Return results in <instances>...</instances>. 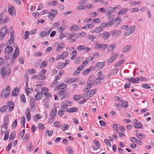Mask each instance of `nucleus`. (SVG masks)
Instances as JSON below:
<instances>
[{
    "label": "nucleus",
    "mask_w": 154,
    "mask_h": 154,
    "mask_svg": "<svg viewBox=\"0 0 154 154\" xmlns=\"http://www.w3.org/2000/svg\"><path fill=\"white\" fill-rule=\"evenodd\" d=\"M10 88L9 85L2 92L1 97H2L7 98L10 93Z\"/></svg>",
    "instance_id": "nucleus-1"
},
{
    "label": "nucleus",
    "mask_w": 154,
    "mask_h": 154,
    "mask_svg": "<svg viewBox=\"0 0 154 154\" xmlns=\"http://www.w3.org/2000/svg\"><path fill=\"white\" fill-rule=\"evenodd\" d=\"M8 32V28L6 26H5L1 30L0 32V40H3L5 36Z\"/></svg>",
    "instance_id": "nucleus-2"
},
{
    "label": "nucleus",
    "mask_w": 154,
    "mask_h": 154,
    "mask_svg": "<svg viewBox=\"0 0 154 154\" xmlns=\"http://www.w3.org/2000/svg\"><path fill=\"white\" fill-rule=\"evenodd\" d=\"M58 11L57 10H54L51 11L50 12L48 13V17L50 19H53L57 14Z\"/></svg>",
    "instance_id": "nucleus-3"
},
{
    "label": "nucleus",
    "mask_w": 154,
    "mask_h": 154,
    "mask_svg": "<svg viewBox=\"0 0 154 154\" xmlns=\"http://www.w3.org/2000/svg\"><path fill=\"white\" fill-rule=\"evenodd\" d=\"M105 62H99L97 63L95 66L94 69L95 70H98L102 69L105 65Z\"/></svg>",
    "instance_id": "nucleus-4"
},
{
    "label": "nucleus",
    "mask_w": 154,
    "mask_h": 154,
    "mask_svg": "<svg viewBox=\"0 0 154 154\" xmlns=\"http://www.w3.org/2000/svg\"><path fill=\"white\" fill-rule=\"evenodd\" d=\"M68 53L67 51L63 52L61 55H59L57 56L56 59V60H58L61 59H64L68 55Z\"/></svg>",
    "instance_id": "nucleus-5"
},
{
    "label": "nucleus",
    "mask_w": 154,
    "mask_h": 154,
    "mask_svg": "<svg viewBox=\"0 0 154 154\" xmlns=\"http://www.w3.org/2000/svg\"><path fill=\"white\" fill-rule=\"evenodd\" d=\"M8 11L9 13L13 16H14L16 15V11L14 7L13 6H10L8 9Z\"/></svg>",
    "instance_id": "nucleus-6"
},
{
    "label": "nucleus",
    "mask_w": 154,
    "mask_h": 154,
    "mask_svg": "<svg viewBox=\"0 0 154 154\" xmlns=\"http://www.w3.org/2000/svg\"><path fill=\"white\" fill-rule=\"evenodd\" d=\"M121 32V31L120 30H114L111 32L110 33L112 37H116L120 34Z\"/></svg>",
    "instance_id": "nucleus-7"
},
{
    "label": "nucleus",
    "mask_w": 154,
    "mask_h": 154,
    "mask_svg": "<svg viewBox=\"0 0 154 154\" xmlns=\"http://www.w3.org/2000/svg\"><path fill=\"white\" fill-rule=\"evenodd\" d=\"M118 54L117 53L116 54L113 56H112L110 58H109L107 62V63L108 64H110L112 63L114 60L118 56Z\"/></svg>",
    "instance_id": "nucleus-8"
},
{
    "label": "nucleus",
    "mask_w": 154,
    "mask_h": 154,
    "mask_svg": "<svg viewBox=\"0 0 154 154\" xmlns=\"http://www.w3.org/2000/svg\"><path fill=\"white\" fill-rule=\"evenodd\" d=\"M121 18L119 17L116 18L113 21L114 26L115 27L117 26L119 23L121 22Z\"/></svg>",
    "instance_id": "nucleus-9"
},
{
    "label": "nucleus",
    "mask_w": 154,
    "mask_h": 154,
    "mask_svg": "<svg viewBox=\"0 0 154 154\" xmlns=\"http://www.w3.org/2000/svg\"><path fill=\"white\" fill-rule=\"evenodd\" d=\"M67 85L64 83H61L60 85H58L56 88H55L56 90L61 89L62 90L64 88H65L66 87Z\"/></svg>",
    "instance_id": "nucleus-10"
},
{
    "label": "nucleus",
    "mask_w": 154,
    "mask_h": 154,
    "mask_svg": "<svg viewBox=\"0 0 154 154\" xmlns=\"http://www.w3.org/2000/svg\"><path fill=\"white\" fill-rule=\"evenodd\" d=\"M110 33L109 32L105 31L103 32L102 38L104 40H107L109 37Z\"/></svg>",
    "instance_id": "nucleus-11"
},
{
    "label": "nucleus",
    "mask_w": 154,
    "mask_h": 154,
    "mask_svg": "<svg viewBox=\"0 0 154 154\" xmlns=\"http://www.w3.org/2000/svg\"><path fill=\"white\" fill-rule=\"evenodd\" d=\"M42 93L39 92L34 96V99L35 100H40L42 99Z\"/></svg>",
    "instance_id": "nucleus-12"
},
{
    "label": "nucleus",
    "mask_w": 154,
    "mask_h": 154,
    "mask_svg": "<svg viewBox=\"0 0 154 154\" xmlns=\"http://www.w3.org/2000/svg\"><path fill=\"white\" fill-rule=\"evenodd\" d=\"M116 43H113L112 45L109 46L107 49V52H109L113 50L116 47Z\"/></svg>",
    "instance_id": "nucleus-13"
},
{
    "label": "nucleus",
    "mask_w": 154,
    "mask_h": 154,
    "mask_svg": "<svg viewBox=\"0 0 154 154\" xmlns=\"http://www.w3.org/2000/svg\"><path fill=\"white\" fill-rule=\"evenodd\" d=\"M127 79L128 80L129 82L133 83H137L139 81V79L137 78H131L129 79Z\"/></svg>",
    "instance_id": "nucleus-14"
},
{
    "label": "nucleus",
    "mask_w": 154,
    "mask_h": 154,
    "mask_svg": "<svg viewBox=\"0 0 154 154\" xmlns=\"http://www.w3.org/2000/svg\"><path fill=\"white\" fill-rule=\"evenodd\" d=\"M19 54V48L17 46V48H16L15 50L14 51V55H13V57H14L15 59L16 58L17 56H18V55Z\"/></svg>",
    "instance_id": "nucleus-15"
},
{
    "label": "nucleus",
    "mask_w": 154,
    "mask_h": 154,
    "mask_svg": "<svg viewBox=\"0 0 154 154\" xmlns=\"http://www.w3.org/2000/svg\"><path fill=\"white\" fill-rule=\"evenodd\" d=\"M19 90L18 88L14 89L13 92L11 93V95L12 96H17L18 94Z\"/></svg>",
    "instance_id": "nucleus-16"
},
{
    "label": "nucleus",
    "mask_w": 154,
    "mask_h": 154,
    "mask_svg": "<svg viewBox=\"0 0 154 154\" xmlns=\"http://www.w3.org/2000/svg\"><path fill=\"white\" fill-rule=\"evenodd\" d=\"M12 51V48L11 47L8 46L5 49V53H7V54H9Z\"/></svg>",
    "instance_id": "nucleus-17"
},
{
    "label": "nucleus",
    "mask_w": 154,
    "mask_h": 154,
    "mask_svg": "<svg viewBox=\"0 0 154 154\" xmlns=\"http://www.w3.org/2000/svg\"><path fill=\"white\" fill-rule=\"evenodd\" d=\"M78 108L75 107H72L69 109L68 110V112H76L78 111Z\"/></svg>",
    "instance_id": "nucleus-18"
},
{
    "label": "nucleus",
    "mask_w": 154,
    "mask_h": 154,
    "mask_svg": "<svg viewBox=\"0 0 154 154\" xmlns=\"http://www.w3.org/2000/svg\"><path fill=\"white\" fill-rule=\"evenodd\" d=\"M26 94L28 96L30 93L33 91V89L32 88H26L25 89Z\"/></svg>",
    "instance_id": "nucleus-19"
},
{
    "label": "nucleus",
    "mask_w": 154,
    "mask_h": 154,
    "mask_svg": "<svg viewBox=\"0 0 154 154\" xmlns=\"http://www.w3.org/2000/svg\"><path fill=\"white\" fill-rule=\"evenodd\" d=\"M14 104L11 101L9 102L8 106L9 108V110L11 111L14 107Z\"/></svg>",
    "instance_id": "nucleus-20"
},
{
    "label": "nucleus",
    "mask_w": 154,
    "mask_h": 154,
    "mask_svg": "<svg viewBox=\"0 0 154 154\" xmlns=\"http://www.w3.org/2000/svg\"><path fill=\"white\" fill-rule=\"evenodd\" d=\"M95 78V76L93 75H92L89 77L88 81L90 82H93V83H94V81Z\"/></svg>",
    "instance_id": "nucleus-21"
},
{
    "label": "nucleus",
    "mask_w": 154,
    "mask_h": 154,
    "mask_svg": "<svg viewBox=\"0 0 154 154\" xmlns=\"http://www.w3.org/2000/svg\"><path fill=\"white\" fill-rule=\"evenodd\" d=\"M16 136V133L15 132H11L10 135L9 140L10 141H12L15 138Z\"/></svg>",
    "instance_id": "nucleus-22"
},
{
    "label": "nucleus",
    "mask_w": 154,
    "mask_h": 154,
    "mask_svg": "<svg viewBox=\"0 0 154 154\" xmlns=\"http://www.w3.org/2000/svg\"><path fill=\"white\" fill-rule=\"evenodd\" d=\"M65 64L61 62L59 63L57 65V68L58 69H61L64 68L65 66Z\"/></svg>",
    "instance_id": "nucleus-23"
},
{
    "label": "nucleus",
    "mask_w": 154,
    "mask_h": 154,
    "mask_svg": "<svg viewBox=\"0 0 154 154\" xmlns=\"http://www.w3.org/2000/svg\"><path fill=\"white\" fill-rule=\"evenodd\" d=\"M97 89H95L90 90L88 92L89 94V95L90 96V97H91L93 96L96 93V92H97Z\"/></svg>",
    "instance_id": "nucleus-24"
},
{
    "label": "nucleus",
    "mask_w": 154,
    "mask_h": 154,
    "mask_svg": "<svg viewBox=\"0 0 154 154\" xmlns=\"http://www.w3.org/2000/svg\"><path fill=\"white\" fill-rule=\"evenodd\" d=\"M57 113V109L55 108H54L52 109V111L50 115L51 116H53L54 117L56 115Z\"/></svg>",
    "instance_id": "nucleus-25"
},
{
    "label": "nucleus",
    "mask_w": 154,
    "mask_h": 154,
    "mask_svg": "<svg viewBox=\"0 0 154 154\" xmlns=\"http://www.w3.org/2000/svg\"><path fill=\"white\" fill-rule=\"evenodd\" d=\"M127 10L126 8H124L122 10L119 11L118 15H121L126 14L127 12Z\"/></svg>",
    "instance_id": "nucleus-26"
},
{
    "label": "nucleus",
    "mask_w": 154,
    "mask_h": 154,
    "mask_svg": "<svg viewBox=\"0 0 154 154\" xmlns=\"http://www.w3.org/2000/svg\"><path fill=\"white\" fill-rule=\"evenodd\" d=\"M131 46L129 45L125 47V48H124L123 50V52L125 53L128 51L131 48Z\"/></svg>",
    "instance_id": "nucleus-27"
},
{
    "label": "nucleus",
    "mask_w": 154,
    "mask_h": 154,
    "mask_svg": "<svg viewBox=\"0 0 154 154\" xmlns=\"http://www.w3.org/2000/svg\"><path fill=\"white\" fill-rule=\"evenodd\" d=\"M121 102V106L123 107L126 108L128 106V103L127 101H122Z\"/></svg>",
    "instance_id": "nucleus-28"
},
{
    "label": "nucleus",
    "mask_w": 154,
    "mask_h": 154,
    "mask_svg": "<svg viewBox=\"0 0 154 154\" xmlns=\"http://www.w3.org/2000/svg\"><path fill=\"white\" fill-rule=\"evenodd\" d=\"M47 62L46 60H44L41 64L40 66V68L41 69L44 68L47 65Z\"/></svg>",
    "instance_id": "nucleus-29"
},
{
    "label": "nucleus",
    "mask_w": 154,
    "mask_h": 154,
    "mask_svg": "<svg viewBox=\"0 0 154 154\" xmlns=\"http://www.w3.org/2000/svg\"><path fill=\"white\" fill-rule=\"evenodd\" d=\"M125 61V60H120L115 65V67H118L120 66Z\"/></svg>",
    "instance_id": "nucleus-30"
},
{
    "label": "nucleus",
    "mask_w": 154,
    "mask_h": 154,
    "mask_svg": "<svg viewBox=\"0 0 154 154\" xmlns=\"http://www.w3.org/2000/svg\"><path fill=\"white\" fill-rule=\"evenodd\" d=\"M136 136L140 139H143L145 138V135L141 133H137L136 134Z\"/></svg>",
    "instance_id": "nucleus-31"
},
{
    "label": "nucleus",
    "mask_w": 154,
    "mask_h": 154,
    "mask_svg": "<svg viewBox=\"0 0 154 154\" xmlns=\"http://www.w3.org/2000/svg\"><path fill=\"white\" fill-rule=\"evenodd\" d=\"M62 127V129L63 130L65 131L69 129V126L68 125L65 124L63 125V126H60Z\"/></svg>",
    "instance_id": "nucleus-32"
},
{
    "label": "nucleus",
    "mask_w": 154,
    "mask_h": 154,
    "mask_svg": "<svg viewBox=\"0 0 154 154\" xmlns=\"http://www.w3.org/2000/svg\"><path fill=\"white\" fill-rule=\"evenodd\" d=\"M30 102L31 107L35 109V101L33 98L30 99Z\"/></svg>",
    "instance_id": "nucleus-33"
},
{
    "label": "nucleus",
    "mask_w": 154,
    "mask_h": 154,
    "mask_svg": "<svg viewBox=\"0 0 154 154\" xmlns=\"http://www.w3.org/2000/svg\"><path fill=\"white\" fill-rule=\"evenodd\" d=\"M82 57H79L75 60V63L76 64H79V62L82 60Z\"/></svg>",
    "instance_id": "nucleus-34"
},
{
    "label": "nucleus",
    "mask_w": 154,
    "mask_h": 154,
    "mask_svg": "<svg viewBox=\"0 0 154 154\" xmlns=\"http://www.w3.org/2000/svg\"><path fill=\"white\" fill-rule=\"evenodd\" d=\"M142 126L141 123H137L134 124V127L136 128H141Z\"/></svg>",
    "instance_id": "nucleus-35"
},
{
    "label": "nucleus",
    "mask_w": 154,
    "mask_h": 154,
    "mask_svg": "<svg viewBox=\"0 0 154 154\" xmlns=\"http://www.w3.org/2000/svg\"><path fill=\"white\" fill-rule=\"evenodd\" d=\"M87 88H86L87 89H88L91 88L93 85L94 84V83L93 82H90L88 81L87 82Z\"/></svg>",
    "instance_id": "nucleus-36"
},
{
    "label": "nucleus",
    "mask_w": 154,
    "mask_h": 154,
    "mask_svg": "<svg viewBox=\"0 0 154 154\" xmlns=\"http://www.w3.org/2000/svg\"><path fill=\"white\" fill-rule=\"evenodd\" d=\"M98 14V13L97 12H90L89 13V15L90 17H95Z\"/></svg>",
    "instance_id": "nucleus-37"
},
{
    "label": "nucleus",
    "mask_w": 154,
    "mask_h": 154,
    "mask_svg": "<svg viewBox=\"0 0 154 154\" xmlns=\"http://www.w3.org/2000/svg\"><path fill=\"white\" fill-rule=\"evenodd\" d=\"M109 11L111 12H114L116 11L114 8L111 7H108L106 10V11Z\"/></svg>",
    "instance_id": "nucleus-38"
},
{
    "label": "nucleus",
    "mask_w": 154,
    "mask_h": 154,
    "mask_svg": "<svg viewBox=\"0 0 154 154\" xmlns=\"http://www.w3.org/2000/svg\"><path fill=\"white\" fill-rule=\"evenodd\" d=\"M8 107L5 106H3L1 107L0 109V112L4 113L5 112L6 109Z\"/></svg>",
    "instance_id": "nucleus-39"
},
{
    "label": "nucleus",
    "mask_w": 154,
    "mask_h": 154,
    "mask_svg": "<svg viewBox=\"0 0 154 154\" xmlns=\"http://www.w3.org/2000/svg\"><path fill=\"white\" fill-rule=\"evenodd\" d=\"M103 29L100 26L99 27H97L95 29V32L97 33H99L102 31Z\"/></svg>",
    "instance_id": "nucleus-40"
},
{
    "label": "nucleus",
    "mask_w": 154,
    "mask_h": 154,
    "mask_svg": "<svg viewBox=\"0 0 154 154\" xmlns=\"http://www.w3.org/2000/svg\"><path fill=\"white\" fill-rule=\"evenodd\" d=\"M1 74L2 76H3V78H5L6 75L5 72V68H2L1 70Z\"/></svg>",
    "instance_id": "nucleus-41"
},
{
    "label": "nucleus",
    "mask_w": 154,
    "mask_h": 154,
    "mask_svg": "<svg viewBox=\"0 0 154 154\" xmlns=\"http://www.w3.org/2000/svg\"><path fill=\"white\" fill-rule=\"evenodd\" d=\"M100 26L102 28V29H103V28L108 26V23L104 22L100 24Z\"/></svg>",
    "instance_id": "nucleus-42"
},
{
    "label": "nucleus",
    "mask_w": 154,
    "mask_h": 154,
    "mask_svg": "<svg viewBox=\"0 0 154 154\" xmlns=\"http://www.w3.org/2000/svg\"><path fill=\"white\" fill-rule=\"evenodd\" d=\"M69 95V93L67 92H64L63 93V96H62L61 99V100H63L64 98H66V97H68Z\"/></svg>",
    "instance_id": "nucleus-43"
},
{
    "label": "nucleus",
    "mask_w": 154,
    "mask_h": 154,
    "mask_svg": "<svg viewBox=\"0 0 154 154\" xmlns=\"http://www.w3.org/2000/svg\"><path fill=\"white\" fill-rule=\"evenodd\" d=\"M64 104L67 106H70L72 104V102L69 100H67L65 101Z\"/></svg>",
    "instance_id": "nucleus-44"
},
{
    "label": "nucleus",
    "mask_w": 154,
    "mask_h": 154,
    "mask_svg": "<svg viewBox=\"0 0 154 154\" xmlns=\"http://www.w3.org/2000/svg\"><path fill=\"white\" fill-rule=\"evenodd\" d=\"M40 115L39 114H38L33 116L34 119L35 121H36L37 120H38L41 118V117H40Z\"/></svg>",
    "instance_id": "nucleus-45"
},
{
    "label": "nucleus",
    "mask_w": 154,
    "mask_h": 154,
    "mask_svg": "<svg viewBox=\"0 0 154 154\" xmlns=\"http://www.w3.org/2000/svg\"><path fill=\"white\" fill-rule=\"evenodd\" d=\"M115 15L112 14L111 16H109L108 17V20L109 21H112V20L115 19Z\"/></svg>",
    "instance_id": "nucleus-46"
},
{
    "label": "nucleus",
    "mask_w": 154,
    "mask_h": 154,
    "mask_svg": "<svg viewBox=\"0 0 154 154\" xmlns=\"http://www.w3.org/2000/svg\"><path fill=\"white\" fill-rule=\"evenodd\" d=\"M21 122L22 123L23 126L24 128H25V118L24 116L22 117L21 119Z\"/></svg>",
    "instance_id": "nucleus-47"
},
{
    "label": "nucleus",
    "mask_w": 154,
    "mask_h": 154,
    "mask_svg": "<svg viewBox=\"0 0 154 154\" xmlns=\"http://www.w3.org/2000/svg\"><path fill=\"white\" fill-rule=\"evenodd\" d=\"M89 95L88 92L85 93L83 97V99L88 98L89 99L91 97Z\"/></svg>",
    "instance_id": "nucleus-48"
},
{
    "label": "nucleus",
    "mask_w": 154,
    "mask_h": 154,
    "mask_svg": "<svg viewBox=\"0 0 154 154\" xmlns=\"http://www.w3.org/2000/svg\"><path fill=\"white\" fill-rule=\"evenodd\" d=\"M30 143L31 145H30L27 148V150L29 152L31 151L33 148V146L32 145V142H30Z\"/></svg>",
    "instance_id": "nucleus-49"
},
{
    "label": "nucleus",
    "mask_w": 154,
    "mask_h": 154,
    "mask_svg": "<svg viewBox=\"0 0 154 154\" xmlns=\"http://www.w3.org/2000/svg\"><path fill=\"white\" fill-rule=\"evenodd\" d=\"M48 4L51 6L56 5L58 4V2L56 1H51L48 3Z\"/></svg>",
    "instance_id": "nucleus-50"
},
{
    "label": "nucleus",
    "mask_w": 154,
    "mask_h": 154,
    "mask_svg": "<svg viewBox=\"0 0 154 154\" xmlns=\"http://www.w3.org/2000/svg\"><path fill=\"white\" fill-rule=\"evenodd\" d=\"M138 8H131L130 10V12L131 13L137 12L139 11Z\"/></svg>",
    "instance_id": "nucleus-51"
},
{
    "label": "nucleus",
    "mask_w": 154,
    "mask_h": 154,
    "mask_svg": "<svg viewBox=\"0 0 154 154\" xmlns=\"http://www.w3.org/2000/svg\"><path fill=\"white\" fill-rule=\"evenodd\" d=\"M29 32L28 31H26L25 32V35H24L23 38L25 39H27L28 38Z\"/></svg>",
    "instance_id": "nucleus-52"
},
{
    "label": "nucleus",
    "mask_w": 154,
    "mask_h": 154,
    "mask_svg": "<svg viewBox=\"0 0 154 154\" xmlns=\"http://www.w3.org/2000/svg\"><path fill=\"white\" fill-rule=\"evenodd\" d=\"M132 33L130 32V30L128 29L126 30L125 32L124 35H125L128 36L131 35Z\"/></svg>",
    "instance_id": "nucleus-53"
},
{
    "label": "nucleus",
    "mask_w": 154,
    "mask_h": 154,
    "mask_svg": "<svg viewBox=\"0 0 154 154\" xmlns=\"http://www.w3.org/2000/svg\"><path fill=\"white\" fill-rule=\"evenodd\" d=\"M81 98L79 95H75L73 97V99L75 100H79Z\"/></svg>",
    "instance_id": "nucleus-54"
},
{
    "label": "nucleus",
    "mask_w": 154,
    "mask_h": 154,
    "mask_svg": "<svg viewBox=\"0 0 154 154\" xmlns=\"http://www.w3.org/2000/svg\"><path fill=\"white\" fill-rule=\"evenodd\" d=\"M104 142L108 146L111 147V143L108 140L105 139L104 140Z\"/></svg>",
    "instance_id": "nucleus-55"
},
{
    "label": "nucleus",
    "mask_w": 154,
    "mask_h": 154,
    "mask_svg": "<svg viewBox=\"0 0 154 154\" xmlns=\"http://www.w3.org/2000/svg\"><path fill=\"white\" fill-rule=\"evenodd\" d=\"M141 87L146 89L149 88H151L150 86L148 84H143L142 85Z\"/></svg>",
    "instance_id": "nucleus-56"
},
{
    "label": "nucleus",
    "mask_w": 154,
    "mask_h": 154,
    "mask_svg": "<svg viewBox=\"0 0 154 154\" xmlns=\"http://www.w3.org/2000/svg\"><path fill=\"white\" fill-rule=\"evenodd\" d=\"M9 134V132L8 131H7L5 132V136L4 138V140H6L8 139Z\"/></svg>",
    "instance_id": "nucleus-57"
},
{
    "label": "nucleus",
    "mask_w": 154,
    "mask_h": 154,
    "mask_svg": "<svg viewBox=\"0 0 154 154\" xmlns=\"http://www.w3.org/2000/svg\"><path fill=\"white\" fill-rule=\"evenodd\" d=\"M14 39H9L7 42L6 45H11L14 42Z\"/></svg>",
    "instance_id": "nucleus-58"
},
{
    "label": "nucleus",
    "mask_w": 154,
    "mask_h": 154,
    "mask_svg": "<svg viewBox=\"0 0 154 154\" xmlns=\"http://www.w3.org/2000/svg\"><path fill=\"white\" fill-rule=\"evenodd\" d=\"M37 79L38 80H43L46 79V77L43 76H42L41 75H37Z\"/></svg>",
    "instance_id": "nucleus-59"
},
{
    "label": "nucleus",
    "mask_w": 154,
    "mask_h": 154,
    "mask_svg": "<svg viewBox=\"0 0 154 154\" xmlns=\"http://www.w3.org/2000/svg\"><path fill=\"white\" fill-rule=\"evenodd\" d=\"M20 99L21 101L23 103H25L26 100L25 99V96L23 94H22L20 96Z\"/></svg>",
    "instance_id": "nucleus-60"
},
{
    "label": "nucleus",
    "mask_w": 154,
    "mask_h": 154,
    "mask_svg": "<svg viewBox=\"0 0 154 154\" xmlns=\"http://www.w3.org/2000/svg\"><path fill=\"white\" fill-rule=\"evenodd\" d=\"M60 109L63 110V111H68L67 106L65 105L64 104H63V106L60 107Z\"/></svg>",
    "instance_id": "nucleus-61"
},
{
    "label": "nucleus",
    "mask_w": 154,
    "mask_h": 154,
    "mask_svg": "<svg viewBox=\"0 0 154 154\" xmlns=\"http://www.w3.org/2000/svg\"><path fill=\"white\" fill-rule=\"evenodd\" d=\"M93 22L96 23H100L101 22V20L99 18L94 19L93 20Z\"/></svg>",
    "instance_id": "nucleus-62"
},
{
    "label": "nucleus",
    "mask_w": 154,
    "mask_h": 154,
    "mask_svg": "<svg viewBox=\"0 0 154 154\" xmlns=\"http://www.w3.org/2000/svg\"><path fill=\"white\" fill-rule=\"evenodd\" d=\"M46 98H48L51 97V94L48 92H45L44 93Z\"/></svg>",
    "instance_id": "nucleus-63"
},
{
    "label": "nucleus",
    "mask_w": 154,
    "mask_h": 154,
    "mask_svg": "<svg viewBox=\"0 0 154 154\" xmlns=\"http://www.w3.org/2000/svg\"><path fill=\"white\" fill-rule=\"evenodd\" d=\"M67 151L69 154H73V152L70 147L67 148Z\"/></svg>",
    "instance_id": "nucleus-64"
}]
</instances>
